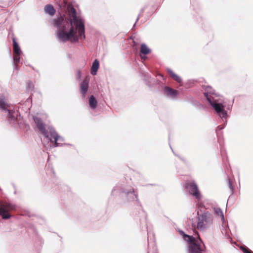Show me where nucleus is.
<instances>
[{
  "instance_id": "nucleus-26",
  "label": "nucleus",
  "mask_w": 253,
  "mask_h": 253,
  "mask_svg": "<svg viewBox=\"0 0 253 253\" xmlns=\"http://www.w3.org/2000/svg\"><path fill=\"white\" fill-rule=\"evenodd\" d=\"M140 56H141V58H142V59H144H144H145V57L142 56L141 55H140Z\"/></svg>"
},
{
  "instance_id": "nucleus-4",
  "label": "nucleus",
  "mask_w": 253,
  "mask_h": 253,
  "mask_svg": "<svg viewBox=\"0 0 253 253\" xmlns=\"http://www.w3.org/2000/svg\"><path fill=\"white\" fill-rule=\"evenodd\" d=\"M15 207L6 202H0V216L4 219H7L11 217L8 212L14 210Z\"/></svg>"
},
{
  "instance_id": "nucleus-3",
  "label": "nucleus",
  "mask_w": 253,
  "mask_h": 253,
  "mask_svg": "<svg viewBox=\"0 0 253 253\" xmlns=\"http://www.w3.org/2000/svg\"><path fill=\"white\" fill-rule=\"evenodd\" d=\"M197 234V238L185 234L183 235L184 240L189 243V250L191 253H202L205 248V246L198 233Z\"/></svg>"
},
{
  "instance_id": "nucleus-14",
  "label": "nucleus",
  "mask_w": 253,
  "mask_h": 253,
  "mask_svg": "<svg viewBox=\"0 0 253 253\" xmlns=\"http://www.w3.org/2000/svg\"><path fill=\"white\" fill-rule=\"evenodd\" d=\"M140 54L146 55L150 52V49L144 43L141 44L140 46Z\"/></svg>"
},
{
  "instance_id": "nucleus-24",
  "label": "nucleus",
  "mask_w": 253,
  "mask_h": 253,
  "mask_svg": "<svg viewBox=\"0 0 253 253\" xmlns=\"http://www.w3.org/2000/svg\"><path fill=\"white\" fill-rule=\"evenodd\" d=\"M81 73L80 70L77 71V74L76 75V77L77 79L79 80L81 78Z\"/></svg>"
},
{
  "instance_id": "nucleus-20",
  "label": "nucleus",
  "mask_w": 253,
  "mask_h": 253,
  "mask_svg": "<svg viewBox=\"0 0 253 253\" xmlns=\"http://www.w3.org/2000/svg\"><path fill=\"white\" fill-rule=\"evenodd\" d=\"M51 136L52 138L50 139V140L51 141H52V139H53L54 142L55 143L56 146H57L58 145L57 144V141L58 140L59 136L58 135V134H57V133L56 132L52 131V132H51Z\"/></svg>"
},
{
  "instance_id": "nucleus-10",
  "label": "nucleus",
  "mask_w": 253,
  "mask_h": 253,
  "mask_svg": "<svg viewBox=\"0 0 253 253\" xmlns=\"http://www.w3.org/2000/svg\"><path fill=\"white\" fill-rule=\"evenodd\" d=\"M44 11L46 13L49 14L51 16H53L55 13V9L51 4H47L44 7Z\"/></svg>"
},
{
  "instance_id": "nucleus-7",
  "label": "nucleus",
  "mask_w": 253,
  "mask_h": 253,
  "mask_svg": "<svg viewBox=\"0 0 253 253\" xmlns=\"http://www.w3.org/2000/svg\"><path fill=\"white\" fill-rule=\"evenodd\" d=\"M34 121L36 124L38 129L43 134V135L46 137H48V134L47 130H46L45 125L42 122V119L38 117H34Z\"/></svg>"
},
{
  "instance_id": "nucleus-8",
  "label": "nucleus",
  "mask_w": 253,
  "mask_h": 253,
  "mask_svg": "<svg viewBox=\"0 0 253 253\" xmlns=\"http://www.w3.org/2000/svg\"><path fill=\"white\" fill-rule=\"evenodd\" d=\"M0 109L5 112L11 109V107L6 102L3 96L0 97Z\"/></svg>"
},
{
  "instance_id": "nucleus-25",
  "label": "nucleus",
  "mask_w": 253,
  "mask_h": 253,
  "mask_svg": "<svg viewBox=\"0 0 253 253\" xmlns=\"http://www.w3.org/2000/svg\"><path fill=\"white\" fill-rule=\"evenodd\" d=\"M129 192L131 193H134V190L133 189H132Z\"/></svg>"
},
{
  "instance_id": "nucleus-23",
  "label": "nucleus",
  "mask_w": 253,
  "mask_h": 253,
  "mask_svg": "<svg viewBox=\"0 0 253 253\" xmlns=\"http://www.w3.org/2000/svg\"><path fill=\"white\" fill-rule=\"evenodd\" d=\"M207 91H209V93L210 94H214V90L210 86L207 87Z\"/></svg>"
},
{
  "instance_id": "nucleus-16",
  "label": "nucleus",
  "mask_w": 253,
  "mask_h": 253,
  "mask_svg": "<svg viewBox=\"0 0 253 253\" xmlns=\"http://www.w3.org/2000/svg\"><path fill=\"white\" fill-rule=\"evenodd\" d=\"M168 72L170 76L175 81L180 83L181 82V78L177 76L176 74H175L171 70L168 69Z\"/></svg>"
},
{
  "instance_id": "nucleus-28",
  "label": "nucleus",
  "mask_w": 253,
  "mask_h": 253,
  "mask_svg": "<svg viewBox=\"0 0 253 253\" xmlns=\"http://www.w3.org/2000/svg\"><path fill=\"white\" fill-rule=\"evenodd\" d=\"M129 193V192H126V195H127Z\"/></svg>"
},
{
  "instance_id": "nucleus-18",
  "label": "nucleus",
  "mask_w": 253,
  "mask_h": 253,
  "mask_svg": "<svg viewBox=\"0 0 253 253\" xmlns=\"http://www.w3.org/2000/svg\"><path fill=\"white\" fill-rule=\"evenodd\" d=\"M205 96L206 97L207 100L210 102V104L212 106V103H217V101L215 100L213 97L208 94V92L204 93Z\"/></svg>"
},
{
  "instance_id": "nucleus-27",
  "label": "nucleus",
  "mask_w": 253,
  "mask_h": 253,
  "mask_svg": "<svg viewBox=\"0 0 253 253\" xmlns=\"http://www.w3.org/2000/svg\"><path fill=\"white\" fill-rule=\"evenodd\" d=\"M229 184L230 185V186L231 187V182L230 181H229Z\"/></svg>"
},
{
  "instance_id": "nucleus-21",
  "label": "nucleus",
  "mask_w": 253,
  "mask_h": 253,
  "mask_svg": "<svg viewBox=\"0 0 253 253\" xmlns=\"http://www.w3.org/2000/svg\"><path fill=\"white\" fill-rule=\"evenodd\" d=\"M5 113H7V117L9 119L11 120H14L15 117L13 116V113H14V111L11 110V109H10L9 110L5 112Z\"/></svg>"
},
{
  "instance_id": "nucleus-12",
  "label": "nucleus",
  "mask_w": 253,
  "mask_h": 253,
  "mask_svg": "<svg viewBox=\"0 0 253 253\" xmlns=\"http://www.w3.org/2000/svg\"><path fill=\"white\" fill-rule=\"evenodd\" d=\"M12 42L13 44V54H21L20 48L14 38H13Z\"/></svg>"
},
{
  "instance_id": "nucleus-1",
  "label": "nucleus",
  "mask_w": 253,
  "mask_h": 253,
  "mask_svg": "<svg viewBox=\"0 0 253 253\" xmlns=\"http://www.w3.org/2000/svg\"><path fill=\"white\" fill-rule=\"evenodd\" d=\"M68 12L70 19L60 16L51 22V24L58 29V38L63 42L71 40L72 42L84 39L83 20L77 16L76 10L73 7H70Z\"/></svg>"
},
{
  "instance_id": "nucleus-19",
  "label": "nucleus",
  "mask_w": 253,
  "mask_h": 253,
  "mask_svg": "<svg viewBox=\"0 0 253 253\" xmlns=\"http://www.w3.org/2000/svg\"><path fill=\"white\" fill-rule=\"evenodd\" d=\"M21 54H13V59L14 61L15 68H17L20 59Z\"/></svg>"
},
{
  "instance_id": "nucleus-17",
  "label": "nucleus",
  "mask_w": 253,
  "mask_h": 253,
  "mask_svg": "<svg viewBox=\"0 0 253 253\" xmlns=\"http://www.w3.org/2000/svg\"><path fill=\"white\" fill-rule=\"evenodd\" d=\"M214 212L218 216L221 218L222 220H224V215L222 211L219 208H214Z\"/></svg>"
},
{
  "instance_id": "nucleus-15",
  "label": "nucleus",
  "mask_w": 253,
  "mask_h": 253,
  "mask_svg": "<svg viewBox=\"0 0 253 253\" xmlns=\"http://www.w3.org/2000/svg\"><path fill=\"white\" fill-rule=\"evenodd\" d=\"M89 105L92 109H95L97 105V102L95 98L91 95L89 99Z\"/></svg>"
},
{
  "instance_id": "nucleus-11",
  "label": "nucleus",
  "mask_w": 253,
  "mask_h": 253,
  "mask_svg": "<svg viewBox=\"0 0 253 253\" xmlns=\"http://www.w3.org/2000/svg\"><path fill=\"white\" fill-rule=\"evenodd\" d=\"M99 66V61L95 59L92 65L91 69V73L93 75H95L96 74L97 71L98 70Z\"/></svg>"
},
{
  "instance_id": "nucleus-13",
  "label": "nucleus",
  "mask_w": 253,
  "mask_h": 253,
  "mask_svg": "<svg viewBox=\"0 0 253 253\" xmlns=\"http://www.w3.org/2000/svg\"><path fill=\"white\" fill-rule=\"evenodd\" d=\"M165 90L168 95L172 97H175L177 94V91L176 90H174L169 87H166Z\"/></svg>"
},
{
  "instance_id": "nucleus-5",
  "label": "nucleus",
  "mask_w": 253,
  "mask_h": 253,
  "mask_svg": "<svg viewBox=\"0 0 253 253\" xmlns=\"http://www.w3.org/2000/svg\"><path fill=\"white\" fill-rule=\"evenodd\" d=\"M185 187L188 190L189 193L196 199H200L201 195L198 186L194 181H187L185 183Z\"/></svg>"
},
{
  "instance_id": "nucleus-22",
  "label": "nucleus",
  "mask_w": 253,
  "mask_h": 253,
  "mask_svg": "<svg viewBox=\"0 0 253 253\" xmlns=\"http://www.w3.org/2000/svg\"><path fill=\"white\" fill-rule=\"evenodd\" d=\"M241 250L244 253H252V251L246 247H242Z\"/></svg>"
},
{
  "instance_id": "nucleus-29",
  "label": "nucleus",
  "mask_w": 253,
  "mask_h": 253,
  "mask_svg": "<svg viewBox=\"0 0 253 253\" xmlns=\"http://www.w3.org/2000/svg\"><path fill=\"white\" fill-rule=\"evenodd\" d=\"M252 253H253V252H252Z\"/></svg>"
},
{
  "instance_id": "nucleus-6",
  "label": "nucleus",
  "mask_w": 253,
  "mask_h": 253,
  "mask_svg": "<svg viewBox=\"0 0 253 253\" xmlns=\"http://www.w3.org/2000/svg\"><path fill=\"white\" fill-rule=\"evenodd\" d=\"M212 107L221 118H226L227 115L224 110L225 106L220 103H212Z\"/></svg>"
},
{
  "instance_id": "nucleus-9",
  "label": "nucleus",
  "mask_w": 253,
  "mask_h": 253,
  "mask_svg": "<svg viewBox=\"0 0 253 253\" xmlns=\"http://www.w3.org/2000/svg\"><path fill=\"white\" fill-rule=\"evenodd\" d=\"M81 92L84 97H85V94L87 92L88 88V81L87 80H84L80 85Z\"/></svg>"
},
{
  "instance_id": "nucleus-2",
  "label": "nucleus",
  "mask_w": 253,
  "mask_h": 253,
  "mask_svg": "<svg viewBox=\"0 0 253 253\" xmlns=\"http://www.w3.org/2000/svg\"><path fill=\"white\" fill-rule=\"evenodd\" d=\"M196 224L193 223L192 226L200 231H205L212 226L213 218L212 214L208 211L201 214L197 213Z\"/></svg>"
}]
</instances>
